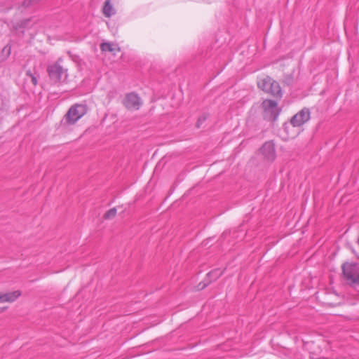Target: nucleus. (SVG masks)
<instances>
[{
	"mask_svg": "<svg viewBox=\"0 0 359 359\" xmlns=\"http://www.w3.org/2000/svg\"><path fill=\"white\" fill-rule=\"evenodd\" d=\"M59 59L56 62L50 65L47 67V72L50 79L55 83H60L65 80L67 76V69H64L60 64Z\"/></svg>",
	"mask_w": 359,
	"mask_h": 359,
	"instance_id": "obj_2",
	"label": "nucleus"
},
{
	"mask_svg": "<svg viewBox=\"0 0 359 359\" xmlns=\"http://www.w3.org/2000/svg\"><path fill=\"white\" fill-rule=\"evenodd\" d=\"M116 208H112L111 209H109V210H107L103 217L104 219H113L114 217H115L116 215Z\"/></svg>",
	"mask_w": 359,
	"mask_h": 359,
	"instance_id": "obj_15",
	"label": "nucleus"
},
{
	"mask_svg": "<svg viewBox=\"0 0 359 359\" xmlns=\"http://www.w3.org/2000/svg\"><path fill=\"white\" fill-rule=\"evenodd\" d=\"M123 104L129 110H137L142 105V102L137 94L130 93L125 96Z\"/></svg>",
	"mask_w": 359,
	"mask_h": 359,
	"instance_id": "obj_4",
	"label": "nucleus"
},
{
	"mask_svg": "<svg viewBox=\"0 0 359 359\" xmlns=\"http://www.w3.org/2000/svg\"><path fill=\"white\" fill-rule=\"evenodd\" d=\"M11 8V4H8L6 6L1 4L0 5V12H6Z\"/></svg>",
	"mask_w": 359,
	"mask_h": 359,
	"instance_id": "obj_18",
	"label": "nucleus"
},
{
	"mask_svg": "<svg viewBox=\"0 0 359 359\" xmlns=\"http://www.w3.org/2000/svg\"><path fill=\"white\" fill-rule=\"evenodd\" d=\"M40 0H24L20 7L27 8L29 7L32 4L39 1Z\"/></svg>",
	"mask_w": 359,
	"mask_h": 359,
	"instance_id": "obj_16",
	"label": "nucleus"
},
{
	"mask_svg": "<svg viewBox=\"0 0 359 359\" xmlns=\"http://www.w3.org/2000/svg\"><path fill=\"white\" fill-rule=\"evenodd\" d=\"M26 74L31 78V75H34L30 70L27 71Z\"/></svg>",
	"mask_w": 359,
	"mask_h": 359,
	"instance_id": "obj_20",
	"label": "nucleus"
},
{
	"mask_svg": "<svg viewBox=\"0 0 359 359\" xmlns=\"http://www.w3.org/2000/svg\"><path fill=\"white\" fill-rule=\"evenodd\" d=\"M273 81V79L270 76H266L265 78L259 80L257 82V86L259 88L262 90L263 91L269 93L270 90V86L272 85L271 82Z\"/></svg>",
	"mask_w": 359,
	"mask_h": 359,
	"instance_id": "obj_11",
	"label": "nucleus"
},
{
	"mask_svg": "<svg viewBox=\"0 0 359 359\" xmlns=\"http://www.w3.org/2000/svg\"><path fill=\"white\" fill-rule=\"evenodd\" d=\"M100 49L102 52H110L114 55L120 51L119 47L111 43L104 42L100 44Z\"/></svg>",
	"mask_w": 359,
	"mask_h": 359,
	"instance_id": "obj_12",
	"label": "nucleus"
},
{
	"mask_svg": "<svg viewBox=\"0 0 359 359\" xmlns=\"http://www.w3.org/2000/svg\"><path fill=\"white\" fill-rule=\"evenodd\" d=\"M342 271L344 277L352 283H358L359 281V273L355 265L345 263L342 265Z\"/></svg>",
	"mask_w": 359,
	"mask_h": 359,
	"instance_id": "obj_5",
	"label": "nucleus"
},
{
	"mask_svg": "<svg viewBox=\"0 0 359 359\" xmlns=\"http://www.w3.org/2000/svg\"><path fill=\"white\" fill-rule=\"evenodd\" d=\"M310 119V111L308 108H303L291 118V124L294 127H299Z\"/></svg>",
	"mask_w": 359,
	"mask_h": 359,
	"instance_id": "obj_6",
	"label": "nucleus"
},
{
	"mask_svg": "<svg viewBox=\"0 0 359 359\" xmlns=\"http://www.w3.org/2000/svg\"><path fill=\"white\" fill-rule=\"evenodd\" d=\"M260 152L269 161H273L276 158L275 145L272 142H265L261 147Z\"/></svg>",
	"mask_w": 359,
	"mask_h": 359,
	"instance_id": "obj_7",
	"label": "nucleus"
},
{
	"mask_svg": "<svg viewBox=\"0 0 359 359\" xmlns=\"http://www.w3.org/2000/svg\"><path fill=\"white\" fill-rule=\"evenodd\" d=\"M207 116L205 115H203L200 116L196 123V127L200 128L202 123L206 120Z\"/></svg>",
	"mask_w": 359,
	"mask_h": 359,
	"instance_id": "obj_17",
	"label": "nucleus"
},
{
	"mask_svg": "<svg viewBox=\"0 0 359 359\" xmlns=\"http://www.w3.org/2000/svg\"><path fill=\"white\" fill-rule=\"evenodd\" d=\"M87 111L88 107L85 104H74L72 105L61 119L58 129L62 132L71 130L72 127L74 126Z\"/></svg>",
	"mask_w": 359,
	"mask_h": 359,
	"instance_id": "obj_1",
	"label": "nucleus"
},
{
	"mask_svg": "<svg viewBox=\"0 0 359 359\" xmlns=\"http://www.w3.org/2000/svg\"><path fill=\"white\" fill-rule=\"evenodd\" d=\"M31 81L34 86L37 85V79L34 75H31Z\"/></svg>",
	"mask_w": 359,
	"mask_h": 359,
	"instance_id": "obj_19",
	"label": "nucleus"
},
{
	"mask_svg": "<svg viewBox=\"0 0 359 359\" xmlns=\"http://www.w3.org/2000/svg\"><path fill=\"white\" fill-rule=\"evenodd\" d=\"M262 107L265 119L270 121H274L277 119L280 114L277 102L271 100H265L262 102Z\"/></svg>",
	"mask_w": 359,
	"mask_h": 359,
	"instance_id": "obj_3",
	"label": "nucleus"
},
{
	"mask_svg": "<svg viewBox=\"0 0 359 359\" xmlns=\"http://www.w3.org/2000/svg\"><path fill=\"white\" fill-rule=\"evenodd\" d=\"M115 13L110 0H106L103 7V14L105 17L109 18Z\"/></svg>",
	"mask_w": 359,
	"mask_h": 359,
	"instance_id": "obj_14",
	"label": "nucleus"
},
{
	"mask_svg": "<svg viewBox=\"0 0 359 359\" xmlns=\"http://www.w3.org/2000/svg\"><path fill=\"white\" fill-rule=\"evenodd\" d=\"M222 274V271L219 269H215V270H212L211 271H210L208 274H207V277L208 279H210V280L207 281V282H201L198 284V289L199 290H203L204 289L205 287H206L209 283L212 281V280H215L216 279H217L219 276H221Z\"/></svg>",
	"mask_w": 359,
	"mask_h": 359,
	"instance_id": "obj_9",
	"label": "nucleus"
},
{
	"mask_svg": "<svg viewBox=\"0 0 359 359\" xmlns=\"http://www.w3.org/2000/svg\"><path fill=\"white\" fill-rule=\"evenodd\" d=\"M21 294L19 290L1 293L0 292V303L4 302H13L15 301Z\"/></svg>",
	"mask_w": 359,
	"mask_h": 359,
	"instance_id": "obj_10",
	"label": "nucleus"
},
{
	"mask_svg": "<svg viewBox=\"0 0 359 359\" xmlns=\"http://www.w3.org/2000/svg\"><path fill=\"white\" fill-rule=\"evenodd\" d=\"M36 20L33 18L21 20L13 25V29L24 34L25 29H29L36 23Z\"/></svg>",
	"mask_w": 359,
	"mask_h": 359,
	"instance_id": "obj_8",
	"label": "nucleus"
},
{
	"mask_svg": "<svg viewBox=\"0 0 359 359\" xmlns=\"http://www.w3.org/2000/svg\"><path fill=\"white\" fill-rule=\"evenodd\" d=\"M271 83L272 85L270 86V90L269 94L271 95L273 97H281L282 90L279 83L277 81H274L273 79Z\"/></svg>",
	"mask_w": 359,
	"mask_h": 359,
	"instance_id": "obj_13",
	"label": "nucleus"
}]
</instances>
